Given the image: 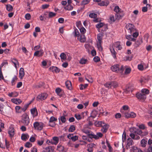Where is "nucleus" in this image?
<instances>
[{"label":"nucleus","mask_w":152,"mask_h":152,"mask_svg":"<svg viewBox=\"0 0 152 152\" xmlns=\"http://www.w3.org/2000/svg\"><path fill=\"white\" fill-rule=\"evenodd\" d=\"M57 150L59 152H66L64 150V147L59 145L57 146Z\"/></svg>","instance_id":"nucleus-24"},{"label":"nucleus","mask_w":152,"mask_h":152,"mask_svg":"<svg viewBox=\"0 0 152 152\" xmlns=\"http://www.w3.org/2000/svg\"><path fill=\"white\" fill-rule=\"evenodd\" d=\"M48 96V94L46 93H42L39 94L37 97V100L39 101H42L45 99Z\"/></svg>","instance_id":"nucleus-8"},{"label":"nucleus","mask_w":152,"mask_h":152,"mask_svg":"<svg viewBox=\"0 0 152 152\" xmlns=\"http://www.w3.org/2000/svg\"><path fill=\"white\" fill-rule=\"evenodd\" d=\"M130 131L132 133L138 134L142 136L146 135L148 134V132H143L140 129H136L134 127L130 129Z\"/></svg>","instance_id":"nucleus-1"},{"label":"nucleus","mask_w":152,"mask_h":152,"mask_svg":"<svg viewBox=\"0 0 152 152\" xmlns=\"http://www.w3.org/2000/svg\"><path fill=\"white\" fill-rule=\"evenodd\" d=\"M44 142V139L42 138L41 140H38L37 141V144L41 146L43 144Z\"/></svg>","instance_id":"nucleus-61"},{"label":"nucleus","mask_w":152,"mask_h":152,"mask_svg":"<svg viewBox=\"0 0 152 152\" xmlns=\"http://www.w3.org/2000/svg\"><path fill=\"white\" fill-rule=\"evenodd\" d=\"M102 42L98 43L97 44V47L99 51H101L102 50V48L101 45Z\"/></svg>","instance_id":"nucleus-51"},{"label":"nucleus","mask_w":152,"mask_h":152,"mask_svg":"<svg viewBox=\"0 0 152 152\" xmlns=\"http://www.w3.org/2000/svg\"><path fill=\"white\" fill-rule=\"evenodd\" d=\"M138 68L140 70H143L144 69L143 65L141 64H138Z\"/></svg>","instance_id":"nucleus-63"},{"label":"nucleus","mask_w":152,"mask_h":152,"mask_svg":"<svg viewBox=\"0 0 152 152\" xmlns=\"http://www.w3.org/2000/svg\"><path fill=\"white\" fill-rule=\"evenodd\" d=\"M103 123H104L103 122H102V121H98L96 122H95V125L97 126H98V127L101 126V127H102V126L103 125Z\"/></svg>","instance_id":"nucleus-45"},{"label":"nucleus","mask_w":152,"mask_h":152,"mask_svg":"<svg viewBox=\"0 0 152 152\" xmlns=\"http://www.w3.org/2000/svg\"><path fill=\"white\" fill-rule=\"evenodd\" d=\"M55 92L57 95L60 97H61L63 96L64 93L62 92V90L61 88H56L55 89Z\"/></svg>","instance_id":"nucleus-15"},{"label":"nucleus","mask_w":152,"mask_h":152,"mask_svg":"<svg viewBox=\"0 0 152 152\" xmlns=\"http://www.w3.org/2000/svg\"><path fill=\"white\" fill-rule=\"evenodd\" d=\"M31 113L34 117L36 116L37 115V110L35 108L31 109Z\"/></svg>","instance_id":"nucleus-34"},{"label":"nucleus","mask_w":152,"mask_h":152,"mask_svg":"<svg viewBox=\"0 0 152 152\" xmlns=\"http://www.w3.org/2000/svg\"><path fill=\"white\" fill-rule=\"evenodd\" d=\"M75 129V126L73 125H71L69 128L68 131L70 132H72Z\"/></svg>","instance_id":"nucleus-49"},{"label":"nucleus","mask_w":152,"mask_h":152,"mask_svg":"<svg viewBox=\"0 0 152 152\" xmlns=\"http://www.w3.org/2000/svg\"><path fill=\"white\" fill-rule=\"evenodd\" d=\"M121 114L119 113H117L115 115V118L116 119L120 118L121 117Z\"/></svg>","instance_id":"nucleus-64"},{"label":"nucleus","mask_w":152,"mask_h":152,"mask_svg":"<svg viewBox=\"0 0 152 152\" xmlns=\"http://www.w3.org/2000/svg\"><path fill=\"white\" fill-rule=\"evenodd\" d=\"M32 146V144L29 142H26L25 145V146L28 148L31 147Z\"/></svg>","instance_id":"nucleus-62"},{"label":"nucleus","mask_w":152,"mask_h":152,"mask_svg":"<svg viewBox=\"0 0 152 152\" xmlns=\"http://www.w3.org/2000/svg\"><path fill=\"white\" fill-rule=\"evenodd\" d=\"M79 29L81 34H84L86 32V30L83 27H80V28H79Z\"/></svg>","instance_id":"nucleus-52"},{"label":"nucleus","mask_w":152,"mask_h":152,"mask_svg":"<svg viewBox=\"0 0 152 152\" xmlns=\"http://www.w3.org/2000/svg\"><path fill=\"white\" fill-rule=\"evenodd\" d=\"M29 136L27 134H23L21 136V139L22 140L26 141L29 138Z\"/></svg>","instance_id":"nucleus-33"},{"label":"nucleus","mask_w":152,"mask_h":152,"mask_svg":"<svg viewBox=\"0 0 152 152\" xmlns=\"http://www.w3.org/2000/svg\"><path fill=\"white\" fill-rule=\"evenodd\" d=\"M15 129L13 127H10L9 128L8 131V134L10 137H12L15 134Z\"/></svg>","instance_id":"nucleus-17"},{"label":"nucleus","mask_w":152,"mask_h":152,"mask_svg":"<svg viewBox=\"0 0 152 152\" xmlns=\"http://www.w3.org/2000/svg\"><path fill=\"white\" fill-rule=\"evenodd\" d=\"M16 112L18 113L20 112L21 111V107L19 106H17L15 108Z\"/></svg>","instance_id":"nucleus-57"},{"label":"nucleus","mask_w":152,"mask_h":152,"mask_svg":"<svg viewBox=\"0 0 152 152\" xmlns=\"http://www.w3.org/2000/svg\"><path fill=\"white\" fill-rule=\"evenodd\" d=\"M104 86L108 88H112L111 82L107 83L104 84Z\"/></svg>","instance_id":"nucleus-42"},{"label":"nucleus","mask_w":152,"mask_h":152,"mask_svg":"<svg viewBox=\"0 0 152 152\" xmlns=\"http://www.w3.org/2000/svg\"><path fill=\"white\" fill-rule=\"evenodd\" d=\"M136 96L137 99L140 101H144L146 98V96L144 94L141 92H138L136 94Z\"/></svg>","instance_id":"nucleus-6"},{"label":"nucleus","mask_w":152,"mask_h":152,"mask_svg":"<svg viewBox=\"0 0 152 152\" xmlns=\"http://www.w3.org/2000/svg\"><path fill=\"white\" fill-rule=\"evenodd\" d=\"M129 111V107L128 105H125L123 106L122 108L121 109L120 111L121 113L124 115L127 113Z\"/></svg>","instance_id":"nucleus-10"},{"label":"nucleus","mask_w":152,"mask_h":152,"mask_svg":"<svg viewBox=\"0 0 152 152\" xmlns=\"http://www.w3.org/2000/svg\"><path fill=\"white\" fill-rule=\"evenodd\" d=\"M64 9L66 10L70 11L73 9V7L71 4H67L64 7Z\"/></svg>","instance_id":"nucleus-38"},{"label":"nucleus","mask_w":152,"mask_h":152,"mask_svg":"<svg viewBox=\"0 0 152 152\" xmlns=\"http://www.w3.org/2000/svg\"><path fill=\"white\" fill-rule=\"evenodd\" d=\"M121 10L120 9L118 6H115L114 9V11L117 13L116 16H117L118 18H120L121 17V16L119 14V13L121 12Z\"/></svg>","instance_id":"nucleus-11"},{"label":"nucleus","mask_w":152,"mask_h":152,"mask_svg":"<svg viewBox=\"0 0 152 152\" xmlns=\"http://www.w3.org/2000/svg\"><path fill=\"white\" fill-rule=\"evenodd\" d=\"M90 0H83L81 3V5H85L88 4L90 1Z\"/></svg>","instance_id":"nucleus-48"},{"label":"nucleus","mask_w":152,"mask_h":152,"mask_svg":"<svg viewBox=\"0 0 152 152\" xmlns=\"http://www.w3.org/2000/svg\"><path fill=\"white\" fill-rule=\"evenodd\" d=\"M60 57L61 61L63 62L64 61L66 60V55L64 53H61L60 55Z\"/></svg>","instance_id":"nucleus-28"},{"label":"nucleus","mask_w":152,"mask_h":152,"mask_svg":"<svg viewBox=\"0 0 152 152\" xmlns=\"http://www.w3.org/2000/svg\"><path fill=\"white\" fill-rule=\"evenodd\" d=\"M130 137L133 139L135 140H138L140 139V137L137 134H134V133H131L130 134Z\"/></svg>","instance_id":"nucleus-21"},{"label":"nucleus","mask_w":152,"mask_h":152,"mask_svg":"<svg viewBox=\"0 0 152 152\" xmlns=\"http://www.w3.org/2000/svg\"><path fill=\"white\" fill-rule=\"evenodd\" d=\"M34 126L35 129L41 130L43 128L44 124L42 123L35 122L34 124Z\"/></svg>","instance_id":"nucleus-5"},{"label":"nucleus","mask_w":152,"mask_h":152,"mask_svg":"<svg viewBox=\"0 0 152 152\" xmlns=\"http://www.w3.org/2000/svg\"><path fill=\"white\" fill-rule=\"evenodd\" d=\"M25 18L27 20H29L31 18V15L29 13H27L25 16Z\"/></svg>","instance_id":"nucleus-58"},{"label":"nucleus","mask_w":152,"mask_h":152,"mask_svg":"<svg viewBox=\"0 0 152 152\" xmlns=\"http://www.w3.org/2000/svg\"><path fill=\"white\" fill-rule=\"evenodd\" d=\"M89 16L90 18H96L97 17V14L94 13H91Z\"/></svg>","instance_id":"nucleus-50"},{"label":"nucleus","mask_w":152,"mask_h":152,"mask_svg":"<svg viewBox=\"0 0 152 152\" xmlns=\"http://www.w3.org/2000/svg\"><path fill=\"white\" fill-rule=\"evenodd\" d=\"M59 120H61L63 123H65L66 121V118L64 116H61L60 119H58Z\"/></svg>","instance_id":"nucleus-56"},{"label":"nucleus","mask_w":152,"mask_h":152,"mask_svg":"<svg viewBox=\"0 0 152 152\" xmlns=\"http://www.w3.org/2000/svg\"><path fill=\"white\" fill-rule=\"evenodd\" d=\"M103 123V125L102 126V128L101 130L103 133H105L107 131L109 127V125L105 123Z\"/></svg>","instance_id":"nucleus-13"},{"label":"nucleus","mask_w":152,"mask_h":152,"mask_svg":"<svg viewBox=\"0 0 152 152\" xmlns=\"http://www.w3.org/2000/svg\"><path fill=\"white\" fill-rule=\"evenodd\" d=\"M54 148L51 146H49L46 148L44 152H53Z\"/></svg>","instance_id":"nucleus-23"},{"label":"nucleus","mask_w":152,"mask_h":152,"mask_svg":"<svg viewBox=\"0 0 152 152\" xmlns=\"http://www.w3.org/2000/svg\"><path fill=\"white\" fill-rule=\"evenodd\" d=\"M88 86V84H86L84 85L83 84H81L80 85V89L81 90H83V89L86 88Z\"/></svg>","instance_id":"nucleus-55"},{"label":"nucleus","mask_w":152,"mask_h":152,"mask_svg":"<svg viewBox=\"0 0 152 152\" xmlns=\"http://www.w3.org/2000/svg\"><path fill=\"white\" fill-rule=\"evenodd\" d=\"M44 51L42 49H41L39 50L36 51L34 53V56L37 57H42L44 54Z\"/></svg>","instance_id":"nucleus-12"},{"label":"nucleus","mask_w":152,"mask_h":152,"mask_svg":"<svg viewBox=\"0 0 152 152\" xmlns=\"http://www.w3.org/2000/svg\"><path fill=\"white\" fill-rule=\"evenodd\" d=\"M133 140L131 138H129L127 140V144L126 145V148L127 149H128L130 148V146L133 145Z\"/></svg>","instance_id":"nucleus-16"},{"label":"nucleus","mask_w":152,"mask_h":152,"mask_svg":"<svg viewBox=\"0 0 152 152\" xmlns=\"http://www.w3.org/2000/svg\"><path fill=\"white\" fill-rule=\"evenodd\" d=\"M128 32L130 34H132L133 32L135 31L136 29L134 25L132 24L128 23L125 26Z\"/></svg>","instance_id":"nucleus-4"},{"label":"nucleus","mask_w":152,"mask_h":152,"mask_svg":"<svg viewBox=\"0 0 152 152\" xmlns=\"http://www.w3.org/2000/svg\"><path fill=\"white\" fill-rule=\"evenodd\" d=\"M109 4V2L108 1H102L98 3V5L100 6H107Z\"/></svg>","instance_id":"nucleus-19"},{"label":"nucleus","mask_w":152,"mask_h":152,"mask_svg":"<svg viewBox=\"0 0 152 152\" xmlns=\"http://www.w3.org/2000/svg\"><path fill=\"white\" fill-rule=\"evenodd\" d=\"M29 104H25L24 105V106L23 108L21 107V111H23V112H25L26 110L28 108V106Z\"/></svg>","instance_id":"nucleus-54"},{"label":"nucleus","mask_w":152,"mask_h":152,"mask_svg":"<svg viewBox=\"0 0 152 152\" xmlns=\"http://www.w3.org/2000/svg\"><path fill=\"white\" fill-rule=\"evenodd\" d=\"M22 122L26 126L28 125L29 123V118L28 115L26 114L23 115Z\"/></svg>","instance_id":"nucleus-7"},{"label":"nucleus","mask_w":152,"mask_h":152,"mask_svg":"<svg viewBox=\"0 0 152 152\" xmlns=\"http://www.w3.org/2000/svg\"><path fill=\"white\" fill-rule=\"evenodd\" d=\"M147 139H142L140 142L141 146L143 147H145L146 146L147 143Z\"/></svg>","instance_id":"nucleus-31"},{"label":"nucleus","mask_w":152,"mask_h":152,"mask_svg":"<svg viewBox=\"0 0 152 152\" xmlns=\"http://www.w3.org/2000/svg\"><path fill=\"white\" fill-rule=\"evenodd\" d=\"M8 64V63L7 61V60H4L1 64L0 67L1 68L5 65H7Z\"/></svg>","instance_id":"nucleus-60"},{"label":"nucleus","mask_w":152,"mask_h":152,"mask_svg":"<svg viewBox=\"0 0 152 152\" xmlns=\"http://www.w3.org/2000/svg\"><path fill=\"white\" fill-rule=\"evenodd\" d=\"M56 15V14L55 13L53 12H50L49 13V17L51 18L55 16Z\"/></svg>","instance_id":"nucleus-59"},{"label":"nucleus","mask_w":152,"mask_h":152,"mask_svg":"<svg viewBox=\"0 0 152 152\" xmlns=\"http://www.w3.org/2000/svg\"><path fill=\"white\" fill-rule=\"evenodd\" d=\"M18 95V93L16 92L13 93L11 92L9 93L8 94V96L10 97H16Z\"/></svg>","instance_id":"nucleus-46"},{"label":"nucleus","mask_w":152,"mask_h":152,"mask_svg":"<svg viewBox=\"0 0 152 152\" xmlns=\"http://www.w3.org/2000/svg\"><path fill=\"white\" fill-rule=\"evenodd\" d=\"M53 139L54 141V145H56L59 142L58 137H54L53 138Z\"/></svg>","instance_id":"nucleus-43"},{"label":"nucleus","mask_w":152,"mask_h":152,"mask_svg":"<svg viewBox=\"0 0 152 152\" xmlns=\"http://www.w3.org/2000/svg\"><path fill=\"white\" fill-rule=\"evenodd\" d=\"M133 37L134 38H136L139 35L138 31L136 29H135V31L133 32Z\"/></svg>","instance_id":"nucleus-44"},{"label":"nucleus","mask_w":152,"mask_h":152,"mask_svg":"<svg viewBox=\"0 0 152 152\" xmlns=\"http://www.w3.org/2000/svg\"><path fill=\"white\" fill-rule=\"evenodd\" d=\"M19 77L20 79H22L25 75V72L23 68H21L19 72Z\"/></svg>","instance_id":"nucleus-20"},{"label":"nucleus","mask_w":152,"mask_h":152,"mask_svg":"<svg viewBox=\"0 0 152 152\" xmlns=\"http://www.w3.org/2000/svg\"><path fill=\"white\" fill-rule=\"evenodd\" d=\"M112 88H115L118 86V83L115 81H111Z\"/></svg>","instance_id":"nucleus-39"},{"label":"nucleus","mask_w":152,"mask_h":152,"mask_svg":"<svg viewBox=\"0 0 152 152\" xmlns=\"http://www.w3.org/2000/svg\"><path fill=\"white\" fill-rule=\"evenodd\" d=\"M148 80V76L141 77L140 82L141 83H143L146 82Z\"/></svg>","instance_id":"nucleus-25"},{"label":"nucleus","mask_w":152,"mask_h":152,"mask_svg":"<svg viewBox=\"0 0 152 152\" xmlns=\"http://www.w3.org/2000/svg\"><path fill=\"white\" fill-rule=\"evenodd\" d=\"M11 61L13 63L14 65L15 66V68H17V64H19V62L15 58H11Z\"/></svg>","instance_id":"nucleus-30"},{"label":"nucleus","mask_w":152,"mask_h":152,"mask_svg":"<svg viewBox=\"0 0 152 152\" xmlns=\"http://www.w3.org/2000/svg\"><path fill=\"white\" fill-rule=\"evenodd\" d=\"M87 60L84 58H82L80 60V63L81 64H85L86 63Z\"/></svg>","instance_id":"nucleus-53"},{"label":"nucleus","mask_w":152,"mask_h":152,"mask_svg":"<svg viewBox=\"0 0 152 152\" xmlns=\"http://www.w3.org/2000/svg\"><path fill=\"white\" fill-rule=\"evenodd\" d=\"M57 120V119L56 118H55L53 116H52L50 119L49 122L50 123H51L54 122V121H56Z\"/></svg>","instance_id":"nucleus-47"},{"label":"nucleus","mask_w":152,"mask_h":152,"mask_svg":"<svg viewBox=\"0 0 152 152\" xmlns=\"http://www.w3.org/2000/svg\"><path fill=\"white\" fill-rule=\"evenodd\" d=\"M65 85L67 89L69 90L72 89V84L70 81L68 80L66 81Z\"/></svg>","instance_id":"nucleus-29"},{"label":"nucleus","mask_w":152,"mask_h":152,"mask_svg":"<svg viewBox=\"0 0 152 152\" xmlns=\"http://www.w3.org/2000/svg\"><path fill=\"white\" fill-rule=\"evenodd\" d=\"M49 69L50 71L53 72H55L56 73H57L59 72L60 70L56 66H52L50 67Z\"/></svg>","instance_id":"nucleus-18"},{"label":"nucleus","mask_w":152,"mask_h":152,"mask_svg":"<svg viewBox=\"0 0 152 152\" xmlns=\"http://www.w3.org/2000/svg\"><path fill=\"white\" fill-rule=\"evenodd\" d=\"M126 38L128 40H131L132 41H135L136 40V39L133 38L132 36V35H126Z\"/></svg>","instance_id":"nucleus-32"},{"label":"nucleus","mask_w":152,"mask_h":152,"mask_svg":"<svg viewBox=\"0 0 152 152\" xmlns=\"http://www.w3.org/2000/svg\"><path fill=\"white\" fill-rule=\"evenodd\" d=\"M113 46L115 48H116L118 50H121L122 48L120 42L117 41L115 42L113 45Z\"/></svg>","instance_id":"nucleus-14"},{"label":"nucleus","mask_w":152,"mask_h":152,"mask_svg":"<svg viewBox=\"0 0 152 152\" xmlns=\"http://www.w3.org/2000/svg\"><path fill=\"white\" fill-rule=\"evenodd\" d=\"M111 69L113 72H122L124 71V68L123 65L120 66L118 64H116L111 66Z\"/></svg>","instance_id":"nucleus-3"},{"label":"nucleus","mask_w":152,"mask_h":152,"mask_svg":"<svg viewBox=\"0 0 152 152\" xmlns=\"http://www.w3.org/2000/svg\"><path fill=\"white\" fill-rule=\"evenodd\" d=\"M75 37H79L80 36V33L77 29H75L74 31L73 32Z\"/></svg>","instance_id":"nucleus-40"},{"label":"nucleus","mask_w":152,"mask_h":152,"mask_svg":"<svg viewBox=\"0 0 152 152\" xmlns=\"http://www.w3.org/2000/svg\"><path fill=\"white\" fill-rule=\"evenodd\" d=\"M17 79L18 78L17 76L15 75L13 77L11 81L12 85V86H13L15 84Z\"/></svg>","instance_id":"nucleus-41"},{"label":"nucleus","mask_w":152,"mask_h":152,"mask_svg":"<svg viewBox=\"0 0 152 152\" xmlns=\"http://www.w3.org/2000/svg\"><path fill=\"white\" fill-rule=\"evenodd\" d=\"M85 132L88 135L90 138H94L96 140L98 139L99 138H101L103 136V134L101 132L96 133V135L90 131H87Z\"/></svg>","instance_id":"nucleus-2"},{"label":"nucleus","mask_w":152,"mask_h":152,"mask_svg":"<svg viewBox=\"0 0 152 152\" xmlns=\"http://www.w3.org/2000/svg\"><path fill=\"white\" fill-rule=\"evenodd\" d=\"M96 27L98 28H100L103 27L105 29V28H106V27L105 25L104 24L102 23H98L96 25Z\"/></svg>","instance_id":"nucleus-26"},{"label":"nucleus","mask_w":152,"mask_h":152,"mask_svg":"<svg viewBox=\"0 0 152 152\" xmlns=\"http://www.w3.org/2000/svg\"><path fill=\"white\" fill-rule=\"evenodd\" d=\"M141 93L144 94L146 96V95L149 94V91L148 89L146 88H143L142 89Z\"/></svg>","instance_id":"nucleus-35"},{"label":"nucleus","mask_w":152,"mask_h":152,"mask_svg":"<svg viewBox=\"0 0 152 152\" xmlns=\"http://www.w3.org/2000/svg\"><path fill=\"white\" fill-rule=\"evenodd\" d=\"M7 10L9 12H12L13 10V8L12 6L10 4H7L6 6Z\"/></svg>","instance_id":"nucleus-36"},{"label":"nucleus","mask_w":152,"mask_h":152,"mask_svg":"<svg viewBox=\"0 0 152 152\" xmlns=\"http://www.w3.org/2000/svg\"><path fill=\"white\" fill-rule=\"evenodd\" d=\"M124 116L126 118H134L136 116V114L133 112H131L129 111Z\"/></svg>","instance_id":"nucleus-9"},{"label":"nucleus","mask_w":152,"mask_h":152,"mask_svg":"<svg viewBox=\"0 0 152 152\" xmlns=\"http://www.w3.org/2000/svg\"><path fill=\"white\" fill-rule=\"evenodd\" d=\"M103 35L101 34H99L97 36V39H98L99 42H102V39L103 37Z\"/></svg>","instance_id":"nucleus-37"},{"label":"nucleus","mask_w":152,"mask_h":152,"mask_svg":"<svg viewBox=\"0 0 152 152\" xmlns=\"http://www.w3.org/2000/svg\"><path fill=\"white\" fill-rule=\"evenodd\" d=\"M110 51L111 53L112 56H113V58L115 59L116 58V55L117 54V53L116 51H115L114 48L113 47V49L110 48Z\"/></svg>","instance_id":"nucleus-22"},{"label":"nucleus","mask_w":152,"mask_h":152,"mask_svg":"<svg viewBox=\"0 0 152 152\" xmlns=\"http://www.w3.org/2000/svg\"><path fill=\"white\" fill-rule=\"evenodd\" d=\"M11 101L13 103L17 104H19L22 102L21 100L19 99H11Z\"/></svg>","instance_id":"nucleus-27"}]
</instances>
